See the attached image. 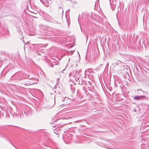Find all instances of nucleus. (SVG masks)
Masks as SVG:
<instances>
[{
  "label": "nucleus",
  "instance_id": "5",
  "mask_svg": "<svg viewBox=\"0 0 149 149\" xmlns=\"http://www.w3.org/2000/svg\"><path fill=\"white\" fill-rule=\"evenodd\" d=\"M110 4L112 10H114L115 8L116 3Z\"/></svg>",
  "mask_w": 149,
  "mask_h": 149
},
{
  "label": "nucleus",
  "instance_id": "10",
  "mask_svg": "<svg viewBox=\"0 0 149 149\" xmlns=\"http://www.w3.org/2000/svg\"><path fill=\"white\" fill-rule=\"evenodd\" d=\"M27 77H25V78H28V77H30V75H27Z\"/></svg>",
  "mask_w": 149,
  "mask_h": 149
},
{
  "label": "nucleus",
  "instance_id": "1",
  "mask_svg": "<svg viewBox=\"0 0 149 149\" xmlns=\"http://www.w3.org/2000/svg\"><path fill=\"white\" fill-rule=\"evenodd\" d=\"M31 46L34 48L35 49H40V48L43 47V45L41 44H31Z\"/></svg>",
  "mask_w": 149,
  "mask_h": 149
},
{
  "label": "nucleus",
  "instance_id": "2",
  "mask_svg": "<svg viewBox=\"0 0 149 149\" xmlns=\"http://www.w3.org/2000/svg\"><path fill=\"white\" fill-rule=\"evenodd\" d=\"M140 1V0H133L131 6L134 7L136 5L138 6Z\"/></svg>",
  "mask_w": 149,
  "mask_h": 149
},
{
  "label": "nucleus",
  "instance_id": "13",
  "mask_svg": "<svg viewBox=\"0 0 149 149\" xmlns=\"http://www.w3.org/2000/svg\"><path fill=\"white\" fill-rule=\"evenodd\" d=\"M31 78H33V77H31V78H29V79H31Z\"/></svg>",
  "mask_w": 149,
  "mask_h": 149
},
{
  "label": "nucleus",
  "instance_id": "3",
  "mask_svg": "<svg viewBox=\"0 0 149 149\" xmlns=\"http://www.w3.org/2000/svg\"><path fill=\"white\" fill-rule=\"evenodd\" d=\"M147 98L146 96H136L134 97V99L135 100H139L140 99H143L144 100H146Z\"/></svg>",
  "mask_w": 149,
  "mask_h": 149
},
{
  "label": "nucleus",
  "instance_id": "14",
  "mask_svg": "<svg viewBox=\"0 0 149 149\" xmlns=\"http://www.w3.org/2000/svg\"><path fill=\"white\" fill-rule=\"evenodd\" d=\"M141 94V93H138V95H140V94Z\"/></svg>",
  "mask_w": 149,
  "mask_h": 149
},
{
  "label": "nucleus",
  "instance_id": "16",
  "mask_svg": "<svg viewBox=\"0 0 149 149\" xmlns=\"http://www.w3.org/2000/svg\"><path fill=\"white\" fill-rule=\"evenodd\" d=\"M26 44L25 45H24V47H25V46H26Z\"/></svg>",
  "mask_w": 149,
  "mask_h": 149
},
{
  "label": "nucleus",
  "instance_id": "11",
  "mask_svg": "<svg viewBox=\"0 0 149 149\" xmlns=\"http://www.w3.org/2000/svg\"><path fill=\"white\" fill-rule=\"evenodd\" d=\"M40 2L42 3H43V2L42 0H40Z\"/></svg>",
  "mask_w": 149,
  "mask_h": 149
},
{
  "label": "nucleus",
  "instance_id": "4",
  "mask_svg": "<svg viewBox=\"0 0 149 149\" xmlns=\"http://www.w3.org/2000/svg\"><path fill=\"white\" fill-rule=\"evenodd\" d=\"M70 99H69L68 97H65L63 99L62 101L63 102H64V104H68L70 103Z\"/></svg>",
  "mask_w": 149,
  "mask_h": 149
},
{
  "label": "nucleus",
  "instance_id": "7",
  "mask_svg": "<svg viewBox=\"0 0 149 149\" xmlns=\"http://www.w3.org/2000/svg\"><path fill=\"white\" fill-rule=\"evenodd\" d=\"M109 1L110 2V4L116 3V0H109Z\"/></svg>",
  "mask_w": 149,
  "mask_h": 149
},
{
  "label": "nucleus",
  "instance_id": "8",
  "mask_svg": "<svg viewBox=\"0 0 149 149\" xmlns=\"http://www.w3.org/2000/svg\"><path fill=\"white\" fill-rule=\"evenodd\" d=\"M31 85V84H29V83H27L24 84V85L25 86H28L29 85Z\"/></svg>",
  "mask_w": 149,
  "mask_h": 149
},
{
  "label": "nucleus",
  "instance_id": "6",
  "mask_svg": "<svg viewBox=\"0 0 149 149\" xmlns=\"http://www.w3.org/2000/svg\"><path fill=\"white\" fill-rule=\"evenodd\" d=\"M122 62L121 61H118L116 63V65H119L122 64Z\"/></svg>",
  "mask_w": 149,
  "mask_h": 149
},
{
  "label": "nucleus",
  "instance_id": "9",
  "mask_svg": "<svg viewBox=\"0 0 149 149\" xmlns=\"http://www.w3.org/2000/svg\"><path fill=\"white\" fill-rule=\"evenodd\" d=\"M139 91H142V92H143V91L142 90H141V89H138V90H137V91L138 92H139Z\"/></svg>",
  "mask_w": 149,
  "mask_h": 149
},
{
  "label": "nucleus",
  "instance_id": "12",
  "mask_svg": "<svg viewBox=\"0 0 149 149\" xmlns=\"http://www.w3.org/2000/svg\"><path fill=\"white\" fill-rule=\"evenodd\" d=\"M53 66H54L53 65H51V67L52 68L53 67Z\"/></svg>",
  "mask_w": 149,
  "mask_h": 149
},
{
  "label": "nucleus",
  "instance_id": "15",
  "mask_svg": "<svg viewBox=\"0 0 149 149\" xmlns=\"http://www.w3.org/2000/svg\"><path fill=\"white\" fill-rule=\"evenodd\" d=\"M62 12L63 13V10H62Z\"/></svg>",
  "mask_w": 149,
  "mask_h": 149
}]
</instances>
